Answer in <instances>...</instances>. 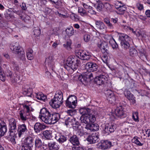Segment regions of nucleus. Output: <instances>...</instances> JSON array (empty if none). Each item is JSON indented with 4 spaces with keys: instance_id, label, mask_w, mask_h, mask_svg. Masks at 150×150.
Returning <instances> with one entry per match:
<instances>
[{
    "instance_id": "48",
    "label": "nucleus",
    "mask_w": 150,
    "mask_h": 150,
    "mask_svg": "<svg viewBox=\"0 0 150 150\" xmlns=\"http://www.w3.org/2000/svg\"><path fill=\"white\" fill-rule=\"evenodd\" d=\"M132 118L134 121L138 122L139 121L138 112H133V113Z\"/></svg>"
},
{
    "instance_id": "30",
    "label": "nucleus",
    "mask_w": 150,
    "mask_h": 150,
    "mask_svg": "<svg viewBox=\"0 0 150 150\" xmlns=\"http://www.w3.org/2000/svg\"><path fill=\"white\" fill-rule=\"evenodd\" d=\"M33 139L31 137H28L26 140L25 144L24 145L26 146H28L30 148L33 146Z\"/></svg>"
},
{
    "instance_id": "13",
    "label": "nucleus",
    "mask_w": 150,
    "mask_h": 150,
    "mask_svg": "<svg viewBox=\"0 0 150 150\" xmlns=\"http://www.w3.org/2000/svg\"><path fill=\"white\" fill-rule=\"evenodd\" d=\"M107 80L108 79L105 76L100 75L95 78L94 81L97 84L100 85L107 83Z\"/></svg>"
},
{
    "instance_id": "61",
    "label": "nucleus",
    "mask_w": 150,
    "mask_h": 150,
    "mask_svg": "<svg viewBox=\"0 0 150 150\" xmlns=\"http://www.w3.org/2000/svg\"><path fill=\"white\" fill-rule=\"evenodd\" d=\"M47 1L45 0H40L38 2V4L42 6L45 5Z\"/></svg>"
},
{
    "instance_id": "44",
    "label": "nucleus",
    "mask_w": 150,
    "mask_h": 150,
    "mask_svg": "<svg viewBox=\"0 0 150 150\" xmlns=\"http://www.w3.org/2000/svg\"><path fill=\"white\" fill-rule=\"evenodd\" d=\"M129 42H121V45L122 47L125 49H127L129 48L130 46Z\"/></svg>"
},
{
    "instance_id": "29",
    "label": "nucleus",
    "mask_w": 150,
    "mask_h": 150,
    "mask_svg": "<svg viewBox=\"0 0 150 150\" xmlns=\"http://www.w3.org/2000/svg\"><path fill=\"white\" fill-rule=\"evenodd\" d=\"M70 142L74 145H78L79 144L78 138L76 135H74L71 137L70 139Z\"/></svg>"
},
{
    "instance_id": "56",
    "label": "nucleus",
    "mask_w": 150,
    "mask_h": 150,
    "mask_svg": "<svg viewBox=\"0 0 150 150\" xmlns=\"http://www.w3.org/2000/svg\"><path fill=\"white\" fill-rule=\"evenodd\" d=\"M30 149L29 147L24 144L20 147L19 150H30Z\"/></svg>"
},
{
    "instance_id": "5",
    "label": "nucleus",
    "mask_w": 150,
    "mask_h": 150,
    "mask_svg": "<svg viewBox=\"0 0 150 150\" xmlns=\"http://www.w3.org/2000/svg\"><path fill=\"white\" fill-rule=\"evenodd\" d=\"M32 108L30 106L25 105L24 109L19 112V117L20 120L23 122H28V120L32 117L31 111Z\"/></svg>"
},
{
    "instance_id": "51",
    "label": "nucleus",
    "mask_w": 150,
    "mask_h": 150,
    "mask_svg": "<svg viewBox=\"0 0 150 150\" xmlns=\"http://www.w3.org/2000/svg\"><path fill=\"white\" fill-rule=\"evenodd\" d=\"M5 76L3 74V72L0 66V79L1 81H5Z\"/></svg>"
},
{
    "instance_id": "54",
    "label": "nucleus",
    "mask_w": 150,
    "mask_h": 150,
    "mask_svg": "<svg viewBox=\"0 0 150 150\" xmlns=\"http://www.w3.org/2000/svg\"><path fill=\"white\" fill-rule=\"evenodd\" d=\"M78 12L81 16H83L84 15V11L83 8L81 7H79Z\"/></svg>"
},
{
    "instance_id": "12",
    "label": "nucleus",
    "mask_w": 150,
    "mask_h": 150,
    "mask_svg": "<svg viewBox=\"0 0 150 150\" xmlns=\"http://www.w3.org/2000/svg\"><path fill=\"white\" fill-rule=\"evenodd\" d=\"M28 131V129L25 124H19L18 125L17 132L19 137L24 135Z\"/></svg>"
},
{
    "instance_id": "22",
    "label": "nucleus",
    "mask_w": 150,
    "mask_h": 150,
    "mask_svg": "<svg viewBox=\"0 0 150 150\" xmlns=\"http://www.w3.org/2000/svg\"><path fill=\"white\" fill-rule=\"evenodd\" d=\"M7 131L6 123L0 120V138L4 136Z\"/></svg>"
},
{
    "instance_id": "47",
    "label": "nucleus",
    "mask_w": 150,
    "mask_h": 150,
    "mask_svg": "<svg viewBox=\"0 0 150 150\" xmlns=\"http://www.w3.org/2000/svg\"><path fill=\"white\" fill-rule=\"evenodd\" d=\"M88 13L92 14H96V12L93 9L92 7H91L88 9L85 10V15L88 14Z\"/></svg>"
},
{
    "instance_id": "32",
    "label": "nucleus",
    "mask_w": 150,
    "mask_h": 150,
    "mask_svg": "<svg viewBox=\"0 0 150 150\" xmlns=\"http://www.w3.org/2000/svg\"><path fill=\"white\" fill-rule=\"evenodd\" d=\"M75 122V119L72 116L68 117L65 120V124L67 125H72Z\"/></svg>"
},
{
    "instance_id": "35",
    "label": "nucleus",
    "mask_w": 150,
    "mask_h": 150,
    "mask_svg": "<svg viewBox=\"0 0 150 150\" xmlns=\"http://www.w3.org/2000/svg\"><path fill=\"white\" fill-rule=\"evenodd\" d=\"M133 142L136 144L137 146H142L143 144L141 142V139L140 138L137 136L134 137L133 139Z\"/></svg>"
},
{
    "instance_id": "36",
    "label": "nucleus",
    "mask_w": 150,
    "mask_h": 150,
    "mask_svg": "<svg viewBox=\"0 0 150 150\" xmlns=\"http://www.w3.org/2000/svg\"><path fill=\"white\" fill-rule=\"evenodd\" d=\"M43 134L45 137L47 139H50L52 138L51 131L49 130H45L43 132Z\"/></svg>"
},
{
    "instance_id": "21",
    "label": "nucleus",
    "mask_w": 150,
    "mask_h": 150,
    "mask_svg": "<svg viewBox=\"0 0 150 150\" xmlns=\"http://www.w3.org/2000/svg\"><path fill=\"white\" fill-rule=\"evenodd\" d=\"M46 127L45 125L43 124L38 122L35 124L34 129L35 132L38 133L45 129Z\"/></svg>"
},
{
    "instance_id": "18",
    "label": "nucleus",
    "mask_w": 150,
    "mask_h": 150,
    "mask_svg": "<svg viewBox=\"0 0 150 150\" xmlns=\"http://www.w3.org/2000/svg\"><path fill=\"white\" fill-rule=\"evenodd\" d=\"M115 115L120 118H124L126 116L124 110V108L122 106L117 107L114 111Z\"/></svg>"
},
{
    "instance_id": "17",
    "label": "nucleus",
    "mask_w": 150,
    "mask_h": 150,
    "mask_svg": "<svg viewBox=\"0 0 150 150\" xmlns=\"http://www.w3.org/2000/svg\"><path fill=\"white\" fill-rule=\"evenodd\" d=\"M86 139L90 144L95 143L98 141L99 136L97 133H92L89 135Z\"/></svg>"
},
{
    "instance_id": "50",
    "label": "nucleus",
    "mask_w": 150,
    "mask_h": 150,
    "mask_svg": "<svg viewBox=\"0 0 150 150\" xmlns=\"http://www.w3.org/2000/svg\"><path fill=\"white\" fill-rule=\"evenodd\" d=\"M43 12L46 15L52 14L53 12L52 9L48 7L45 8Z\"/></svg>"
},
{
    "instance_id": "11",
    "label": "nucleus",
    "mask_w": 150,
    "mask_h": 150,
    "mask_svg": "<svg viewBox=\"0 0 150 150\" xmlns=\"http://www.w3.org/2000/svg\"><path fill=\"white\" fill-rule=\"evenodd\" d=\"M9 122L10 135L11 136H13L16 129V122L15 119L12 118L9 120Z\"/></svg>"
},
{
    "instance_id": "60",
    "label": "nucleus",
    "mask_w": 150,
    "mask_h": 150,
    "mask_svg": "<svg viewBox=\"0 0 150 150\" xmlns=\"http://www.w3.org/2000/svg\"><path fill=\"white\" fill-rule=\"evenodd\" d=\"M79 80L82 83L84 84V77L83 75H81L78 78Z\"/></svg>"
},
{
    "instance_id": "40",
    "label": "nucleus",
    "mask_w": 150,
    "mask_h": 150,
    "mask_svg": "<svg viewBox=\"0 0 150 150\" xmlns=\"http://www.w3.org/2000/svg\"><path fill=\"white\" fill-rule=\"evenodd\" d=\"M112 6L109 3H105L104 4V7L108 11L111 12L112 11Z\"/></svg>"
},
{
    "instance_id": "3",
    "label": "nucleus",
    "mask_w": 150,
    "mask_h": 150,
    "mask_svg": "<svg viewBox=\"0 0 150 150\" xmlns=\"http://www.w3.org/2000/svg\"><path fill=\"white\" fill-rule=\"evenodd\" d=\"M98 66L95 63L92 62H88L85 65V69L87 72H85V81L87 82H90L93 79L91 72L97 70Z\"/></svg>"
},
{
    "instance_id": "1",
    "label": "nucleus",
    "mask_w": 150,
    "mask_h": 150,
    "mask_svg": "<svg viewBox=\"0 0 150 150\" xmlns=\"http://www.w3.org/2000/svg\"><path fill=\"white\" fill-rule=\"evenodd\" d=\"M39 117L43 122L47 124H53L59 119L60 115L58 113H51L45 108L41 109Z\"/></svg>"
},
{
    "instance_id": "64",
    "label": "nucleus",
    "mask_w": 150,
    "mask_h": 150,
    "mask_svg": "<svg viewBox=\"0 0 150 150\" xmlns=\"http://www.w3.org/2000/svg\"><path fill=\"white\" fill-rule=\"evenodd\" d=\"M122 27L126 30H133L132 28L127 25H122Z\"/></svg>"
},
{
    "instance_id": "2",
    "label": "nucleus",
    "mask_w": 150,
    "mask_h": 150,
    "mask_svg": "<svg viewBox=\"0 0 150 150\" xmlns=\"http://www.w3.org/2000/svg\"><path fill=\"white\" fill-rule=\"evenodd\" d=\"M91 110L88 108H85V124H86L85 127L90 131L98 130L99 127L97 124H94L96 120L95 115L91 114Z\"/></svg>"
},
{
    "instance_id": "53",
    "label": "nucleus",
    "mask_w": 150,
    "mask_h": 150,
    "mask_svg": "<svg viewBox=\"0 0 150 150\" xmlns=\"http://www.w3.org/2000/svg\"><path fill=\"white\" fill-rule=\"evenodd\" d=\"M79 123L75 122V123H73L72 125L74 129L77 130L79 129V127L80 126L79 125Z\"/></svg>"
},
{
    "instance_id": "33",
    "label": "nucleus",
    "mask_w": 150,
    "mask_h": 150,
    "mask_svg": "<svg viewBox=\"0 0 150 150\" xmlns=\"http://www.w3.org/2000/svg\"><path fill=\"white\" fill-rule=\"evenodd\" d=\"M42 142L41 140L38 138H36L35 141V145L36 149L41 148L42 146Z\"/></svg>"
},
{
    "instance_id": "63",
    "label": "nucleus",
    "mask_w": 150,
    "mask_h": 150,
    "mask_svg": "<svg viewBox=\"0 0 150 150\" xmlns=\"http://www.w3.org/2000/svg\"><path fill=\"white\" fill-rule=\"evenodd\" d=\"M67 112L69 115L71 117L74 115L75 112L73 110H67Z\"/></svg>"
},
{
    "instance_id": "25",
    "label": "nucleus",
    "mask_w": 150,
    "mask_h": 150,
    "mask_svg": "<svg viewBox=\"0 0 150 150\" xmlns=\"http://www.w3.org/2000/svg\"><path fill=\"white\" fill-rule=\"evenodd\" d=\"M33 96L36 98L38 100L43 101H45L47 98L46 96L42 92L34 93Z\"/></svg>"
},
{
    "instance_id": "49",
    "label": "nucleus",
    "mask_w": 150,
    "mask_h": 150,
    "mask_svg": "<svg viewBox=\"0 0 150 150\" xmlns=\"http://www.w3.org/2000/svg\"><path fill=\"white\" fill-rule=\"evenodd\" d=\"M54 4L56 5V8H59L61 7L62 5V0H57L55 2H54Z\"/></svg>"
},
{
    "instance_id": "39",
    "label": "nucleus",
    "mask_w": 150,
    "mask_h": 150,
    "mask_svg": "<svg viewBox=\"0 0 150 150\" xmlns=\"http://www.w3.org/2000/svg\"><path fill=\"white\" fill-rule=\"evenodd\" d=\"M66 32L69 36H71L74 35V31L73 28L71 27L66 29Z\"/></svg>"
},
{
    "instance_id": "46",
    "label": "nucleus",
    "mask_w": 150,
    "mask_h": 150,
    "mask_svg": "<svg viewBox=\"0 0 150 150\" xmlns=\"http://www.w3.org/2000/svg\"><path fill=\"white\" fill-rule=\"evenodd\" d=\"M71 42L70 40L67 41L66 44H64L63 46L64 47L67 48L68 50H70L71 48Z\"/></svg>"
},
{
    "instance_id": "34",
    "label": "nucleus",
    "mask_w": 150,
    "mask_h": 150,
    "mask_svg": "<svg viewBox=\"0 0 150 150\" xmlns=\"http://www.w3.org/2000/svg\"><path fill=\"white\" fill-rule=\"evenodd\" d=\"M95 24L97 28L100 30L103 29L105 28V24L100 21H96Z\"/></svg>"
},
{
    "instance_id": "37",
    "label": "nucleus",
    "mask_w": 150,
    "mask_h": 150,
    "mask_svg": "<svg viewBox=\"0 0 150 150\" xmlns=\"http://www.w3.org/2000/svg\"><path fill=\"white\" fill-rule=\"evenodd\" d=\"M79 112L82 115L81 116L80 120L83 123H84V108H81L79 110Z\"/></svg>"
},
{
    "instance_id": "26",
    "label": "nucleus",
    "mask_w": 150,
    "mask_h": 150,
    "mask_svg": "<svg viewBox=\"0 0 150 150\" xmlns=\"http://www.w3.org/2000/svg\"><path fill=\"white\" fill-rule=\"evenodd\" d=\"M48 146L50 150H58L59 147L58 144L55 142H49Z\"/></svg>"
},
{
    "instance_id": "19",
    "label": "nucleus",
    "mask_w": 150,
    "mask_h": 150,
    "mask_svg": "<svg viewBox=\"0 0 150 150\" xmlns=\"http://www.w3.org/2000/svg\"><path fill=\"white\" fill-rule=\"evenodd\" d=\"M6 76L9 78L12 83L16 82L19 80H22V78L20 76H18L16 75V78L13 76V74L11 71H8L6 74Z\"/></svg>"
},
{
    "instance_id": "15",
    "label": "nucleus",
    "mask_w": 150,
    "mask_h": 150,
    "mask_svg": "<svg viewBox=\"0 0 150 150\" xmlns=\"http://www.w3.org/2000/svg\"><path fill=\"white\" fill-rule=\"evenodd\" d=\"M98 47L100 49L101 52L104 54L103 56H106L108 55H109V48L107 45V43L105 42H103L100 44L98 45Z\"/></svg>"
},
{
    "instance_id": "14",
    "label": "nucleus",
    "mask_w": 150,
    "mask_h": 150,
    "mask_svg": "<svg viewBox=\"0 0 150 150\" xmlns=\"http://www.w3.org/2000/svg\"><path fill=\"white\" fill-rule=\"evenodd\" d=\"M97 146L98 148L105 150L110 148L112 146V143L107 140L102 141L97 144Z\"/></svg>"
},
{
    "instance_id": "24",
    "label": "nucleus",
    "mask_w": 150,
    "mask_h": 150,
    "mask_svg": "<svg viewBox=\"0 0 150 150\" xmlns=\"http://www.w3.org/2000/svg\"><path fill=\"white\" fill-rule=\"evenodd\" d=\"M23 94L29 97H32L34 93L33 92L32 89L28 86H25L23 88Z\"/></svg>"
},
{
    "instance_id": "31",
    "label": "nucleus",
    "mask_w": 150,
    "mask_h": 150,
    "mask_svg": "<svg viewBox=\"0 0 150 150\" xmlns=\"http://www.w3.org/2000/svg\"><path fill=\"white\" fill-rule=\"evenodd\" d=\"M96 3L95 4L94 6L98 11H101L103 9V4L99 0H96Z\"/></svg>"
},
{
    "instance_id": "20",
    "label": "nucleus",
    "mask_w": 150,
    "mask_h": 150,
    "mask_svg": "<svg viewBox=\"0 0 150 150\" xmlns=\"http://www.w3.org/2000/svg\"><path fill=\"white\" fill-rule=\"evenodd\" d=\"M108 93L106 96L107 100L111 104H114L115 102L116 98L113 93L110 90L107 91Z\"/></svg>"
},
{
    "instance_id": "52",
    "label": "nucleus",
    "mask_w": 150,
    "mask_h": 150,
    "mask_svg": "<svg viewBox=\"0 0 150 150\" xmlns=\"http://www.w3.org/2000/svg\"><path fill=\"white\" fill-rule=\"evenodd\" d=\"M33 51L31 48H28L26 51V56H33Z\"/></svg>"
},
{
    "instance_id": "27",
    "label": "nucleus",
    "mask_w": 150,
    "mask_h": 150,
    "mask_svg": "<svg viewBox=\"0 0 150 150\" xmlns=\"http://www.w3.org/2000/svg\"><path fill=\"white\" fill-rule=\"evenodd\" d=\"M12 64L13 68V69L15 71V73L16 75H17L18 76H20L22 77V75H21V73L19 71V68L18 65L14 62H12Z\"/></svg>"
},
{
    "instance_id": "45",
    "label": "nucleus",
    "mask_w": 150,
    "mask_h": 150,
    "mask_svg": "<svg viewBox=\"0 0 150 150\" xmlns=\"http://www.w3.org/2000/svg\"><path fill=\"white\" fill-rule=\"evenodd\" d=\"M33 33L35 37H38L41 34V30L38 27L35 28Z\"/></svg>"
},
{
    "instance_id": "7",
    "label": "nucleus",
    "mask_w": 150,
    "mask_h": 150,
    "mask_svg": "<svg viewBox=\"0 0 150 150\" xmlns=\"http://www.w3.org/2000/svg\"><path fill=\"white\" fill-rule=\"evenodd\" d=\"M68 57L66 59H65V63L67 65L66 66L64 67L65 69H67L68 67L69 68H71L74 71L76 70L78 66L79 62H80L79 59L77 57Z\"/></svg>"
},
{
    "instance_id": "10",
    "label": "nucleus",
    "mask_w": 150,
    "mask_h": 150,
    "mask_svg": "<svg viewBox=\"0 0 150 150\" xmlns=\"http://www.w3.org/2000/svg\"><path fill=\"white\" fill-rule=\"evenodd\" d=\"M77 103V98L74 96H69L66 101V105L69 108H74Z\"/></svg>"
},
{
    "instance_id": "41",
    "label": "nucleus",
    "mask_w": 150,
    "mask_h": 150,
    "mask_svg": "<svg viewBox=\"0 0 150 150\" xmlns=\"http://www.w3.org/2000/svg\"><path fill=\"white\" fill-rule=\"evenodd\" d=\"M119 11V13L122 14L124 13V12L126 10V8L125 5L123 4L117 9Z\"/></svg>"
},
{
    "instance_id": "38",
    "label": "nucleus",
    "mask_w": 150,
    "mask_h": 150,
    "mask_svg": "<svg viewBox=\"0 0 150 150\" xmlns=\"http://www.w3.org/2000/svg\"><path fill=\"white\" fill-rule=\"evenodd\" d=\"M109 43L113 49H116L118 48V45L113 38L110 40Z\"/></svg>"
},
{
    "instance_id": "16",
    "label": "nucleus",
    "mask_w": 150,
    "mask_h": 150,
    "mask_svg": "<svg viewBox=\"0 0 150 150\" xmlns=\"http://www.w3.org/2000/svg\"><path fill=\"white\" fill-rule=\"evenodd\" d=\"M124 94L131 105H134L136 103L135 97L129 91L126 90L124 92Z\"/></svg>"
},
{
    "instance_id": "55",
    "label": "nucleus",
    "mask_w": 150,
    "mask_h": 150,
    "mask_svg": "<svg viewBox=\"0 0 150 150\" xmlns=\"http://www.w3.org/2000/svg\"><path fill=\"white\" fill-rule=\"evenodd\" d=\"M76 56H84L83 54H82V51L81 50H76L75 51Z\"/></svg>"
},
{
    "instance_id": "23",
    "label": "nucleus",
    "mask_w": 150,
    "mask_h": 150,
    "mask_svg": "<svg viewBox=\"0 0 150 150\" xmlns=\"http://www.w3.org/2000/svg\"><path fill=\"white\" fill-rule=\"evenodd\" d=\"M55 138L59 143H62L67 140V138L64 136L60 133L57 132L55 134Z\"/></svg>"
},
{
    "instance_id": "4",
    "label": "nucleus",
    "mask_w": 150,
    "mask_h": 150,
    "mask_svg": "<svg viewBox=\"0 0 150 150\" xmlns=\"http://www.w3.org/2000/svg\"><path fill=\"white\" fill-rule=\"evenodd\" d=\"M63 102V94L62 91H58L56 92L54 98L49 102L50 105L53 108H59Z\"/></svg>"
},
{
    "instance_id": "6",
    "label": "nucleus",
    "mask_w": 150,
    "mask_h": 150,
    "mask_svg": "<svg viewBox=\"0 0 150 150\" xmlns=\"http://www.w3.org/2000/svg\"><path fill=\"white\" fill-rule=\"evenodd\" d=\"M8 9H7V11L10 13H8L7 12L4 13V16L5 19L8 21H11V20L15 18L14 13H15L18 15L20 17L21 19L23 20H24L23 16L22 15V12L21 10H16L15 9V6L13 7H8Z\"/></svg>"
},
{
    "instance_id": "58",
    "label": "nucleus",
    "mask_w": 150,
    "mask_h": 150,
    "mask_svg": "<svg viewBox=\"0 0 150 150\" xmlns=\"http://www.w3.org/2000/svg\"><path fill=\"white\" fill-rule=\"evenodd\" d=\"M101 59L103 62L106 64H108L109 60V59L108 58V57H101Z\"/></svg>"
},
{
    "instance_id": "59",
    "label": "nucleus",
    "mask_w": 150,
    "mask_h": 150,
    "mask_svg": "<svg viewBox=\"0 0 150 150\" xmlns=\"http://www.w3.org/2000/svg\"><path fill=\"white\" fill-rule=\"evenodd\" d=\"M53 60V57H48L46 59L45 62H47L49 64L50 63L51 64Z\"/></svg>"
},
{
    "instance_id": "62",
    "label": "nucleus",
    "mask_w": 150,
    "mask_h": 150,
    "mask_svg": "<svg viewBox=\"0 0 150 150\" xmlns=\"http://www.w3.org/2000/svg\"><path fill=\"white\" fill-rule=\"evenodd\" d=\"M137 8L140 10H142L144 8V7L143 4L140 3H137L136 5Z\"/></svg>"
},
{
    "instance_id": "42",
    "label": "nucleus",
    "mask_w": 150,
    "mask_h": 150,
    "mask_svg": "<svg viewBox=\"0 0 150 150\" xmlns=\"http://www.w3.org/2000/svg\"><path fill=\"white\" fill-rule=\"evenodd\" d=\"M104 22L106 24L108 28L110 29H113V28L112 25L110 22L109 19L108 18H105L104 19Z\"/></svg>"
},
{
    "instance_id": "8",
    "label": "nucleus",
    "mask_w": 150,
    "mask_h": 150,
    "mask_svg": "<svg viewBox=\"0 0 150 150\" xmlns=\"http://www.w3.org/2000/svg\"><path fill=\"white\" fill-rule=\"evenodd\" d=\"M10 48L12 52L15 54L21 56L25 54L23 49L18 42H16L11 45Z\"/></svg>"
},
{
    "instance_id": "28",
    "label": "nucleus",
    "mask_w": 150,
    "mask_h": 150,
    "mask_svg": "<svg viewBox=\"0 0 150 150\" xmlns=\"http://www.w3.org/2000/svg\"><path fill=\"white\" fill-rule=\"evenodd\" d=\"M119 39L121 41V42H130L131 38L127 35L122 34L120 36Z\"/></svg>"
},
{
    "instance_id": "43",
    "label": "nucleus",
    "mask_w": 150,
    "mask_h": 150,
    "mask_svg": "<svg viewBox=\"0 0 150 150\" xmlns=\"http://www.w3.org/2000/svg\"><path fill=\"white\" fill-rule=\"evenodd\" d=\"M137 50L135 48H132L129 50V54L131 56H136L137 55Z\"/></svg>"
},
{
    "instance_id": "57",
    "label": "nucleus",
    "mask_w": 150,
    "mask_h": 150,
    "mask_svg": "<svg viewBox=\"0 0 150 150\" xmlns=\"http://www.w3.org/2000/svg\"><path fill=\"white\" fill-rule=\"evenodd\" d=\"M124 4L122 3L121 1H117L115 2V7L116 9L119 8L122 5Z\"/></svg>"
},
{
    "instance_id": "9",
    "label": "nucleus",
    "mask_w": 150,
    "mask_h": 150,
    "mask_svg": "<svg viewBox=\"0 0 150 150\" xmlns=\"http://www.w3.org/2000/svg\"><path fill=\"white\" fill-rule=\"evenodd\" d=\"M103 131L104 134L108 135L113 132L116 129V125L112 123H107L102 125Z\"/></svg>"
}]
</instances>
